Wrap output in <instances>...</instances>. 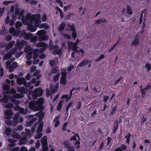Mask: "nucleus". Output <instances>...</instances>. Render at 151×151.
Wrapping results in <instances>:
<instances>
[{
    "instance_id": "1",
    "label": "nucleus",
    "mask_w": 151,
    "mask_h": 151,
    "mask_svg": "<svg viewBox=\"0 0 151 151\" xmlns=\"http://www.w3.org/2000/svg\"><path fill=\"white\" fill-rule=\"evenodd\" d=\"M46 32L44 29L38 31L36 33L37 35L39 36L38 40L39 41H46L48 39L49 37L46 34Z\"/></svg>"
},
{
    "instance_id": "2",
    "label": "nucleus",
    "mask_w": 151,
    "mask_h": 151,
    "mask_svg": "<svg viewBox=\"0 0 151 151\" xmlns=\"http://www.w3.org/2000/svg\"><path fill=\"white\" fill-rule=\"evenodd\" d=\"M6 67L9 68V70L10 73L14 71V69L17 67L18 65V63L16 62H13L12 64L10 60H8L6 62Z\"/></svg>"
},
{
    "instance_id": "3",
    "label": "nucleus",
    "mask_w": 151,
    "mask_h": 151,
    "mask_svg": "<svg viewBox=\"0 0 151 151\" xmlns=\"http://www.w3.org/2000/svg\"><path fill=\"white\" fill-rule=\"evenodd\" d=\"M35 103L37 106V108L38 109V110H44V107L42 106L44 103V99L42 98L38 99L35 101Z\"/></svg>"
},
{
    "instance_id": "4",
    "label": "nucleus",
    "mask_w": 151,
    "mask_h": 151,
    "mask_svg": "<svg viewBox=\"0 0 151 151\" xmlns=\"http://www.w3.org/2000/svg\"><path fill=\"white\" fill-rule=\"evenodd\" d=\"M64 147L65 148L67 149V151H75V148L74 146L71 145L69 140H65L63 142Z\"/></svg>"
},
{
    "instance_id": "5",
    "label": "nucleus",
    "mask_w": 151,
    "mask_h": 151,
    "mask_svg": "<svg viewBox=\"0 0 151 151\" xmlns=\"http://www.w3.org/2000/svg\"><path fill=\"white\" fill-rule=\"evenodd\" d=\"M122 122V118L121 116L119 117L118 120V119H116L114 124V127L112 129L113 133L114 134L116 132L118 127V123H121Z\"/></svg>"
},
{
    "instance_id": "6",
    "label": "nucleus",
    "mask_w": 151,
    "mask_h": 151,
    "mask_svg": "<svg viewBox=\"0 0 151 151\" xmlns=\"http://www.w3.org/2000/svg\"><path fill=\"white\" fill-rule=\"evenodd\" d=\"M58 45H53V42L51 40H50V43L49 45V50L55 49V55H57L59 54L60 52V50H58Z\"/></svg>"
},
{
    "instance_id": "7",
    "label": "nucleus",
    "mask_w": 151,
    "mask_h": 151,
    "mask_svg": "<svg viewBox=\"0 0 151 151\" xmlns=\"http://www.w3.org/2000/svg\"><path fill=\"white\" fill-rule=\"evenodd\" d=\"M32 23L33 24L34 23L36 25H37V26L39 25L41 23V22L40 21V15L38 14H37L36 15L35 14H32Z\"/></svg>"
},
{
    "instance_id": "8",
    "label": "nucleus",
    "mask_w": 151,
    "mask_h": 151,
    "mask_svg": "<svg viewBox=\"0 0 151 151\" xmlns=\"http://www.w3.org/2000/svg\"><path fill=\"white\" fill-rule=\"evenodd\" d=\"M70 141L72 140L76 141V142L74 143V145L76 146V149L78 150L80 147V145L81 142L80 141L77 140L76 137V134H75V135L72 136L70 139Z\"/></svg>"
},
{
    "instance_id": "9",
    "label": "nucleus",
    "mask_w": 151,
    "mask_h": 151,
    "mask_svg": "<svg viewBox=\"0 0 151 151\" xmlns=\"http://www.w3.org/2000/svg\"><path fill=\"white\" fill-rule=\"evenodd\" d=\"M4 114L5 116L4 117V119H9L12 118L14 113L12 110L8 109L5 111Z\"/></svg>"
},
{
    "instance_id": "10",
    "label": "nucleus",
    "mask_w": 151,
    "mask_h": 151,
    "mask_svg": "<svg viewBox=\"0 0 151 151\" xmlns=\"http://www.w3.org/2000/svg\"><path fill=\"white\" fill-rule=\"evenodd\" d=\"M67 45L68 48L71 49L73 51L75 52L78 51V47L76 45L75 43L72 41L68 42Z\"/></svg>"
},
{
    "instance_id": "11",
    "label": "nucleus",
    "mask_w": 151,
    "mask_h": 151,
    "mask_svg": "<svg viewBox=\"0 0 151 151\" xmlns=\"http://www.w3.org/2000/svg\"><path fill=\"white\" fill-rule=\"evenodd\" d=\"M33 35L32 34L27 33L25 32H22L21 34V36L24 39L28 40L30 39Z\"/></svg>"
},
{
    "instance_id": "12",
    "label": "nucleus",
    "mask_w": 151,
    "mask_h": 151,
    "mask_svg": "<svg viewBox=\"0 0 151 151\" xmlns=\"http://www.w3.org/2000/svg\"><path fill=\"white\" fill-rule=\"evenodd\" d=\"M32 15H31V14H27L25 17V19H24L26 23L28 25L32 23Z\"/></svg>"
},
{
    "instance_id": "13",
    "label": "nucleus",
    "mask_w": 151,
    "mask_h": 151,
    "mask_svg": "<svg viewBox=\"0 0 151 151\" xmlns=\"http://www.w3.org/2000/svg\"><path fill=\"white\" fill-rule=\"evenodd\" d=\"M29 108L32 110H34L35 111H39L37 109V106L35 101H32L30 102L28 105Z\"/></svg>"
},
{
    "instance_id": "14",
    "label": "nucleus",
    "mask_w": 151,
    "mask_h": 151,
    "mask_svg": "<svg viewBox=\"0 0 151 151\" xmlns=\"http://www.w3.org/2000/svg\"><path fill=\"white\" fill-rule=\"evenodd\" d=\"M17 91L18 92L22 94H26L27 93V91L23 87H17Z\"/></svg>"
},
{
    "instance_id": "15",
    "label": "nucleus",
    "mask_w": 151,
    "mask_h": 151,
    "mask_svg": "<svg viewBox=\"0 0 151 151\" xmlns=\"http://www.w3.org/2000/svg\"><path fill=\"white\" fill-rule=\"evenodd\" d=\"M9 32L13 36H17L19 34V32L16 31L15 29L12 27L10 28Z\"/></svg>"
},
{
    "instance_id": "16",
    "label": "nucleus",
    "mask_w": 151,
    "mask_h": 151,
    "mask_svg": "<svg viewBox=\"0 0 151 151\" xmlns=\"http://www.w3.org/2000/svg\"><path fill=\"white\" fill-rule=\"evenodd\" d=\"M35 93L37 94L39 97L41 96L42 95L43 90L41 87H39L34 90Z\"/></svg>"
},
{
    "instance_id": "17",
    "label": "nucleus",
    "mask_w": 151,
    "mask_h": 151,
    "mask_svg": "<svg viewBox=\"0 0 151 151\" xmlns=\"http://www.w3.org/2000/svg\"><path fill=\"white\" fill-rule=\"evenodd\" d=\"M127 146L124 144H121L119 147H118L115 149L114 151H124L126 150Z\"/></svg>"
},
{
    "instance_id": "18",
    "label": "nucleus",
    "mask_w": 151,
    "mask_h": 151,
    "mask_svg": "<svg viewBox=\"0 0 151 151\" xmlns=\"http://www.w3.org/2000/svg\"><path fill=\"white\" fill-rule=\"evenodd\" d=\"M15 43V42L14 40H12L10 41L8 44L6 45V49L7 50L10 49L14 45Z\"/></svg>"
},
{
    "instance_id": "19",
    "label": "nucleus",
    "mask_w": 151,
    "mask_h": 151,
    "mask_svg": "<svg viewBox=\"0 0 151 151\" xmlns=\"http://www.w3.org/2000/svg\"><path fill=\"white\" fill-rule=\"evenodd\" d=\"M17 83L19 85L22 84L24 85V83L26 82V81L23 77H22L17 78Z\"/></svg>"
},
{
    "instance_id": "20",
    "label": "nucleus",
    "mask_w": 151,
    "mask_h": 151,
    "mask_svg": "<svg viewBox=\"0 0 151 151\" xmlns=\"http://www.w3.org/2000/svg\"><path fill=\"white\" fill-rule=\"evenodd\" d=\"M28 25L29 26L27 27V29L30 30L31 32H34L36 31L37 29L35 27L33 26V23H31Z\"/></svg>"
},
{
    "instance_id": "21",
    "label": "nucleus",
    "mask_w": 151,
    "mask_h": 151,
    "mask_svg": "<svg viewBox=\"0 0 151 151\" xmlns=\"http://www.w3.org/2000/svg\"><path fill=\"white\" fill-rule=\"evenodd\" d=\"M139 37L138 36H136L135 37L134 40L131 43L132 45H137L139 44Z\"/></svg>"
},
{
    "instance_id": "22",
    "label": "nucleus",
    "mask_w": 151,
    "mask_h": 151,
    "mask_svg": "<svg viewBox=\"0 0 151 151\" xmlns=\"http://www.w3.org/2000/svg\"><path fill=\"white\" fill-rule=\"evenodd\" d=\"M41 144L42 146L47 145V137L46 136H44L41 139Z\"/></svg>"
},
{
    "instance_id": "23",
    "label": "nucleus",
    "mask_w": 151,
    "mask_h": 151,
    "mask_svg": "<svg viewBox=\"0 0 151 151\" xmlns=\"http://www.w3.org/2000/svg\"><path fill=\"white\" fill-rule=\"evenodd\" d=\"M43 122L42 121L40 122L38 125L36 133L38 134L39 133L41 132L43 130Z\"/></svg>"
},
{
    "instance_id": "24",
    "label": "nucleus",
    "mask_w": 151,
    "mask_h": 151,
    "mask_svg": "<svg viewBox=\"0 0 151 151\" xmlns=\"http://www.w3.org/2000/svg\"><path fill=\"white\" fill-rule=\"evenodd\" d=\"M91 61H89L87 59L84 60H83L81 61L78 65V66L79 67H82L84 65H86V64L88 63L91 62Z\"/></svg>"
},
{
    "instance_id": "25",
    "label": "nucleus",
    "mask_w": 151,
    "mask_h": 151,
    "mask_svg": "<svg viewBox=\"0 0 151 151\" xmlns=\"http://www.w3.org/2000/svg\"><path fill=\"white\" fill-rule=\"evenodd\" d=\"M65 26V22H63L61 23L58 27V30L60 32H62L64 30Z\"/></svg>"
},
{
    "instance_id": "26",
    "label": "nucleus",
    "mask_w": 151,
    "mask_h": 151,
    "mask_svg": "<svg viewBox=\"0 0 151 151\" xmlns=\"http://www.w3.org/2000/svg\"><path fill=\"white\" fill-rule=\"evenodd\" d=\"M25 42L24 40H21V41H17L16 43V46H17L20 48L22 47L24 45Z\"/></svg>"
},
{
    "instance_id": "27",
    "label": "nucleus",
    "mask_w": 151,
    "mask_h": 151,
    "mask_svg": "<svg viewBox=\"0 0 151 151\" xmlns=\"http://www.w3.org/2000/svg\"><path fill=\"white\" fill-rule=\"evenodd\" d=\"M9 101V97L8 96L4 95L2 98L0 100V101L2 103H6L8 102Z\"/></svg>"
},
{
    "instance_id": "28",
    "label": "nucleus",
    "mask_w": 151,
    "mask_h": 151,
    "mask_svg": "<svg viewBox=\"0 0 151 151\" xmlns=\"http://www.w3.org/2000/svg\"><path fill=\"white\" fill-rule=\"evenodd\" d=\"M45 113L42 111H40L35 114V116L39 117L40 118L42 119L44 116Z\"/></svg>"
},
{
    "instance_id": "29",
    "label": "nucleus",
    "mask_w": 151,
    "mask_h": 151,
    "mask_svg": "<svg viewBox=\"0 0 151 151\" xmlns=\"http://www.w3.org/2000/svg\"><path fill=\"white\" fill-rule=\"evenodd\" d=\"M12 137L14 139H17L20 138L21 136L20 134L14 132L12 133Z\"/></svg>"
},
{
    "instance_id": "30",
    "label": "nucleus",
    "mask_w": 151,
    "mask_h": 151,
    "mask_svg": "<svg viewBox=\"0 0 151 151\" xmlns=\"http://www.w3.org/2000/svg\"><path fill=\"white\" fill-rule=\"evenodd\" d=\"M39 28L40 29L45 28V30H47L49 28V26L48 24L45 23L41 24L39 26Z\"/></svg>"
},
{
    "instance_id": "31",
    "label": "nucleus",
    "mask_w": 151,
    "mask_h": 151,
    "mask_svg": "<svg viewBox=\"0 0 151 151\" xmlns=\"http://www.w3.org/2000/svg\"><path fill=\"white\" fill-rule=\"evenodd\" d=\"M19 111L21 114L26 115L28 112V110L27 109H24L23 108L21 107Z\"/></svg>"
},
{
    "instance_id": "32",
    "label": "nucleus",
    "mask_w": 151,
    "mask_h": 151,
    "mask_svg": "<svg viewBox=\"0 0 151 151\" xmlns=\"http://www.w3.org/2000/svg\"><path fill=\"white\" fill-rule=\"evenodd\" d=\"M27 142V140L25 137H22L19 142L20 145H22L26 144Z\"/></svg>"
},
{
    "instance_id": "33",
    "label": "nucleus",
    "mask_w": 151,
    "mask_h": 151,
    "mask_svg": "<svg viewBox=\"0 0 151 151\" xmlns=\"http://www.w3.org/2000/svg\"><path fill=\"white\" fill-rule=\"evenodd\" d=\"M67 26L70 29L71 31L76 30L75 26L74 24H71L70 23H68L67 24Z\"/></svg>"
},
{
    "instance_id": "34",
    "label": "nucleus",
    "mask_w": 151,
    "mask_h": 151,
    "mask_svg": "<svg viewBox=\"0 0 151 151\" xmlns=\"http://www.w3.org/2000/svg\"><path fill=\"white\" fill-rule=\"evenodd\" d=\"M12 57V55L9 52L6 53L3 57V59L4 60H6Z\"/></svg>"
},
{
    "instance_id": "35",
    "label": "nucleus",
    "mask_w": 151,
    "mask_h": 151,
    "mask_svg": "<svg viewBox=\"0 0 151 151\" xmlns=\"http://www.w3.org/2000/svg\"><path fill=\"white\" fill-rule=\"evenodd\" d=\"M107 21L105 18H103L102 19H100L96 20L95 22V23L98 24H101L102 22H106Z\"/></svg>"
},
{
    "instance_id": "36",
    "label": "nucleus",
    "mask_w": 151,
    "mask_h": 151,
    "mask_svg": "<svg viewBox=\"0 0 151 151\" xmlns=\"http://www.w3.org/2000/svg\"><path fill=\"white\" fill-rule=\"evenodd\" d=\"M12 132V129L10 128H8L5 130L4 131V133L7 136H9Z\"/></svg>"
},
{
    "instance_id": "37",
    "label": "nucleus",
    "mask_w": 151,
    "mask_h": 151,
    "mask_svg": "<svg viewBox=\"0 0 151 151\" xmlns=\"http://www.w3.org/2000/svg\"><path fill=\"white\" fill-rule=\"evenodd\" d=\"M50 88L51 92L53 94H55L57 91L54 88V86L52 84L50 85Z\"/></svg>"
},
{
    "instance_id": "38",
    "label": "nucleus",
    "mask_w": 151,
    "mask_h": 151,
    "mask_svg": "<svg viewBox=\"0 0 151 151\" xmlns=\"http://www.w3.org/2000/svg\"><path fill=\"white\" fill-rule=\"evenodd\" d=\"M63 103V101H60L57 107V109L58 111H60L62 108V104Z\"/></svg>"
},
{
    "instance_id": "39",
    "label": "nucleus",
    "mask_w": 151,
    "mask_h": 151,
    "mask_svg": "<svg viewBox=\"0 0 151 151\" xmlns=\"http://www.w3.org/2000/svg\"><path fill=\"white\" fill-rule=\"evenodd\" d=\"M131 136V134L129 133H128L127 134L126 136L124 137V138H126V142L127 145H129L130 143V139Z\"/></svg>"
},
{
    "instance_id": "40",
    "label": "nucleus",
    "mask_w": 151,
    "mask_h": 151,
    "mask_svg": "<svg viewBox=\"0 0 151 151\" xmlns=\"http://www.w3.org/2000/svg\"><path fill=\"white\" fill-rule=\"evenodd\" d=\"M127 13L129 14H131L133 13V12L132 10L130 5H127Z\"/></svg>"
},
{
    "instance_id": "41",
    "label": "nucleus",
    "mask_w": 151,
    "mask_h": 151,
    "mask_svg": "<svg viewBox=\"0 0 151 151\" xmlns=\"http://www.w3.org/2000/svg\"><path fill=\"white\" fill-rule=\"evenodd\" d=\"M55 9L57 10L60 13V17L61 18H62L63 17V13L62 10L58 7L56 6Z\"/></svg>"
},
{
    "instance_id": "42",
    "label": "nucleus",
    "mask_w": 151,
    "mask_h": 151,
    "mask_svg": "<svg viewBox=\"0 0 151 151\" xmlns=\"http://www.w3.org/2000/svg\"><path fill=\"white\" fill-rule=\"evenodd\" d=\"M6 29L4 26H3L2 28V30L0 31V35H4L6 33Z\"/></svg>"
},
{
    "instance_id": "43",
    "label": "nucleus",
    "mask_w": 151,
    "mask_h": 151,
    "mask_svg": "<svg viewBox=\"0 0 151 151\" xmlns=\"http://www.w3.org/2000/svg\"><path fill=\"white\" fill-rule=\"evenodd\" d=\"M38 51V49H34L32 51V53L33 54H35V55H36V57H35V56H33V59H36L37 58L38 56V55L37 54V52Z\"/></svg>"
},
{
    "instance_id": "44",
    "label": "nucleus",
    "mask_w": 151,
    "mask_h": 151,
    "mask_svg": "<svg viewBox=\"0 0 151 151\" xmlns=\"http://www.w3.org/2000/svg\"><path fill=\"white\" fill-rule=\"evenodd\" d=\"M60 76V74L59 73H57L56 75L54 76L53 78V80L54 81L56 82L58 81L59 79V77Z\"/></svg>"
},
{
    "instance_id": "45",
    "label": "nucleus",
    "mask_w": 151,
    "mask_h": 151,
    "mask_svg": "<svg viewBox=\"0 0 151 151\" xmlns=\"http://www.w3.org/2000/svg\"><path fill=\"white\" fill-rule=\"evenodd\" d=\"M66 78L61 77L60 79V83L61 84L65 85L66 83Z\"/></svg>"
},
{
    "instance_id": "46",
    "label": "nucleus",
    "mask_w": 151,
    "mask_h": 151,
    "mask_svg": "<svg viewBox=\"0 0 151 151\" xmlns=\"http://www.w3.org/2000/svg\"><path fill=\"white\" fill-rule=\"evenodd\" d=\"M66 70L64 69L62 70L61 72V77L62 78H66Z\"/></svg>"
},
{
    "instance_id": "47",
    "label": "nucleus",
    "mask_w": 151,
    "mask_h": 151,
    "mask_svg": "<svg viewBox=\"0 0 151 151\" xmlns=\"http://www.w3.org/2000/svg\"><path fill=\"white\" fill-rule=\"evenodd\" d=\"M14 107L13 104L11 103H10L6 104L5 106V107L7 109H11Z\"/></svg>"
},
{
    "instance_id": "48",
    "label": "nucleus",
    "mask_w": 151,
    "mask_h": 151,
    "mask_svg": "<svg viewBox=\"0 0 151 151\" xmlns=\"http://www.w3.org/2000/svg\"><path fill=\"white\" fill-rule=\"evenodd\" d=\"M51 72L52 74H55L56 73H58V68L57 67H56L55 68L52 69L51 70Z\"/></svg>"
},
{
    "instance_id": "49",
    "label": "nucleus",
    "mask_w": 151,
    "mask_h": 151,
    "mask_svg": "<svg viewBox=\"0 0 151 151\" xmlns=\"http://www.w3.org/2000/svg\"><path fill=\"white\" fill-rule=\"evenodd\" d=\"M10 88V86L7 84H4L3 86V89L4 90H8Z\"/></svg>"
},
{
    "instance_id": "50",
    "label": "nucleus",
    "mask_w": 151,
    "mask_h": 151,
    "mask_svg": "<svg viewBox=\"0 0 151 151\" xmlns=\"http://www.w3.org/2000/svg\"><path fill=\"white\" fill-rule=\"evenodd\" d=\"M117 111V110L116 109V106H114L112 109V110L111 111V112L110 114L113 115L115 113H116Z\"/></svg>"
},
{
    "instance_id": "51",
    "label": "nucleus",
    "mask_w": 151,
    "mask_h": 151,
    "mask_svg": "<svg viewBox=\"0 0 151 151\" xmlns=\"http://www.w3.org/2000/svg\"><path fill=\"white\" fill-rule=\"evenodd\" d=\"M24 10H21L20 11V12H19V15L20 16V17L21 16H22V18L21 19L22 21H23V19H24V16H23L24 14Z\"/></svg>"
},
{
    "instance_id": "52",
    "label": "nucleus",
    "mask_w": 151,
    "mask_h": 151,
    "mask_svg": "<svg viewBox=\"0 0 151 151\" xmlns=\"http://www.w3.org/2000/svg\"><path fill=\"white\" fill-rule=\"evenodd\" d=\"M22 26V23L20 21H18L16 23L15 26L16 28L18 27H21Z\"/></svg>"
},
{
    "instance_id": "53",
    "label": "nucleus",
    "mask_w": 151,
    "mask_h": 151,
    "mask_svg": "<svg viewBox=\"0 0 151 151\" xmlns=\"http://www.w3.org/2000/svg\"><path fill=\"white\" fill-rule=\"evenodd\" d=\"M47 47L48 45L44 42L42 48V49L43 50L42 52H44L45 50L47 48Z\"/></svg>"
},
{
    "instance_id": "54",
    "label": "nucleus",
    "mask_w": 151,
    "mask_h": 151,
    "mask_svg": "<svg viewBox=\"0 0 151 151\" xmlns=\"http://www.w3.org/2000/svg\"><path fill=\"white\" fill-rule=\"evenodd\" d=\"M151 88V86L150 84H148L147 86H146L144 88L142 89V91L145 90L147 91L149 90Z\"/></svg>"
},
{
    "instance_id": "55",
    "label": "nucleus",
    "mask_w": 151,
    "mask_h": 151,
    "mask_svg": "<svg viewBox=\"0 0 151 151\" xmlns=\"http://www.w3.org/2000/svg\"><path fill=\"white\" fill-rule=\"evenodd\" d=\"M74 68V66L73 65H71L70 66H68L67 68V70L68 72L70 73L72 69Z\"/></svg>"
},
{
    "instance_id": "56",
    "label": "nucleus",
    "mask_w": 151,
    "mask_h": 151,
    "mask_svg": "<svg viewBox=\"0 0 151 151\" xmlns=\"http://www.w3.org/2000/svg\"><path fill=\"white\" fill-rule=\"evenodd\" d=\"M5 122L6 125L9 126H10L11 125H12V121L10 120V119H8L7 120H5Z\"/></svg>"
},
{
    "instance_id": "57",
    "label": "nucleus",
    "mask_w": 151,
    "mask_h": 151,
    "mask_svg": "<svg viewBox=\"0 0 151 151\" xmlns=\"http://www.w3.org/2000/svg\"><path fill=\"white\" fill-rule=\"evenodd\" d=\"M146 91L145 90L142 91V89L140 91V92L141 93V97L142 98H144L146 95Z\"/></svg>"
},
{
    "instance_id": "58",
    "label": "nucleus",
    "mask_w": 151,
    "mask_h": 151,
    "mask_svg": "<svg viewBox=\"0 0 151 151\" xmlns=\"http://www.w3.org/2000/svg\"><path fill=\"white\" fill-rule=\"evenodd\" d=\"M11 101L13 104L16 105H18L20 103V102L19 101L14 99H12Z\"/></svg>"
},
{
    "instance_id": "59",
    "label": "nucleus",
    "mask_w": 151,
    "mask_h": 151,
    "mask_svg": "<svg viewBox=\"0 0 151 151\" xmlns=\"http://www.w3.org/2000/svg\"><path fill=\"white\" fill-rule=\"evenodd\" d=\"M145 67L147 68V71H149L151 69V65L150 64L148 63L145 64Z\"/></svg>"
},
{
    "instance_id": "60",
    "label": "nucleus",
    "mask_w": 151,
    "mask_h": 151,
    "mask_svg": "<svg viewBox=\"0 0 151 151\" xmlns=\"http://www.w3.org/2000/svg\"><path fill=\"white\" fill-rule=\"evenodd\" d=\"M18 120L13 119L12 122V126L13 127L15 126L18 123Z\"/></svg>"
},
{
    "instance_id": "61",
    "label": "nucleus",
    "mask_w": 151,
    "mask_h": 151,
    "mask_svg": "<svg viewBox=\"0 0 151 151\" xmlns=\"http://www.w3.org/2000/svg\"><path fill=\"white\" fill-rule=\"evenodd\" d=\"M72 37L73 39H75L77 36V33L76 30L72 31Z\"/></svg>"
},
{
    "instance_id": "62",
    "label": "nucleus",
    "mask_w": 151,
    "mask_h": 151,
    "mask_svg": "<svg viewBox=\"0 0 151 151\" xmlns=\"http://www.w3.org/2000/svg\"><path fill=\"white\" fill-rule=\"evenodd\" d=\"M12 36L10 35L6 36L5 37V40L7 42L11 41L12 40Z\"/></svg>"
},
{
    "instance_id": "63",
    "label": "nucleus",
    "mask_w": 151,
    "mask_h": 151,
    "mask_svg": "<svg viewBox=\"0 0 151 151\" xmlns=\"http://www.w3.org/2000/svg\"><path fill=\"white\" fill-rule=\"evenodd\" d=\"M47 17L46 15L44 14L42 18V20L43 22H45L47 21Z\"/></svg>"
},
{
    "instance_id": "64",
    "label": "nucleus",
    "mask_w": 151,
    "mask_h": 151,
    "mask_svg": "<svg viewBox=\"0 0 151 151\" xmlns=\"http://www.w3.org/2000/svg\"><path fill=\"white\" fill-rule=\"evenodd\" d=\"M42 151H47L48 150V147L47 145L42 146Z\"/></svg>"
}]
</instances>
